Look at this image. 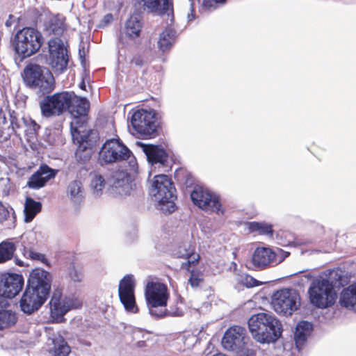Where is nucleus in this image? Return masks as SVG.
I'll return each instance as SVG.
<instances>
[{
	"mask_svg": "<svg viewBox=\"0 0 356 356\" xmlns=\"http://www.w3.org/2000/svg\"><path fill=\"white\" fill-rule=\"evenodd\" d=\"M251 262L255 270H262L277 265V255L270 248L258 247L252 255Z\"/></svg>",
	"mask_w": 356,
	"mask_h": 356,
	"instance_id": "nucleus-20",
	"label": "nucleus"
},
{
	"mask_svg": "<svg viewBox=\"0 0 356 356\" xmlns=\"http://www.w3.org/2000/svg\"><path fill=\"white\" fill-rule=\"evenodd\" d=\"M90 185L93 188L94 193L98 195L104 188L105 179H92Z\"/></svg>",
	"mask_w": 356,
	"mask_h": 356,
	"instance_id": "nucleus-42",
	"label": "nucleus"
},
{
	"mask_svg": "<svg viewBox=\"0 0 356 356\" xmlns=\"http://www.w3.org/2000/svg\"><path fill=\"white\" fill-rule=\"evenodd\" d=\"M136 282L132 275H126L119 282L118 296L124 310L131 314L139 313L135 295Z\"/></svg>",
	"mask_w": 356,
	"mask_h": 356,
	"instance_id": "nucleus-14",
	"label": "nucleus"
},
{
	"mask_svg": "<svg viewBox=\"0 0 356 356\" xmlns=\"http://www.w3.org/2000/svg\"><path fill=\"white\" fill-rule=\"evenodd\" d=\"M17 264L19 265V266H23V264L21 261L17 262Z\"/></svg>",
	"mask_w": 356,
	"mask_h": 356,
	"instance_id": "nucleus-56",
	"label": "nucleus"
},
{
	"mask_svg": "<svg viewBox=\"0 0 356 356\" xmlns=\"http://www.w3.org/2000/svg\"><path fill=\"white\" fill-rule=\"evenodd\" d=\"M24 85L41 97L51 93L55 88V79L47 68L35 63H29L22 72Z\"/></svg>",
	"mask_w": 356,
	"mask_h": 356,
	"instance_id": "nucleus-3",
	"label": "nucleus"
},
{
	"mask_svg": "<svg viewBox=\"0 0 356 356\" xmlns=\"http://www.w3.org/2000/svg\"><path fill=\"white\" fill-rule=\"evenodd\" d=\"M145 11L159 16L167 15L171 22L174 20L173 3L171 0H141Z\"/></svg>",
	"mask_w": 356,
	"mask_h": 356,
	"instance_id": "nucleus-23",
	"label": "nucleus"
},
{
	"mask_svg": "<svg viewBox=\"0 0 356 356\" xmlns=\"http://www.w3.org/2000/svg\"><path fill=\"white\" fill-rule=\"evenodd\" d=\"M170 293L166 284L160 282L149 281L145 289V298L149 312L152 316L163 318L168 315L166 308Z\"/></svg>",
	"mask_w": 356,
	"mask_h": 356,
	"instance_id": "nucleus-4",
	"label": "nucleus"
},
{
	"mask_svg": "<svg viewBox=\"0 0 356 356\" xmlns=\"http://www.w3.org/2000/svg\"><path fill=\"white\" fill-rule=\"evenodd\" d=\"M16 250V246L14 243L10 241H3L0 243V264L10 260Z\"/></svg>",
	"mask_w": 356,
	"mask_h": 356,
	"instance_id": "nucleus-35",
	"label": "nucleus"
},
{
	"mask_svg": "<svg viewBox=\"0 0 356 356\" xmlns=\"http://www.w3.org/2000/svg\"><path fill=\"white\" fill-rule=\"evenodd\" d=\"M248 228L250 232H257L260 235L273 236V230L272 225L266 222H250Z\"/></svg>",
	"mask_w": 356,
	"mask_h": 356,
	"instance_id": "nucleus-36",
	"label": "nucleus"
},
{
	"mask_svg": "<svg viewBox=\"0 0 356 356\" xmlns=\"http://www.w3.org/2000/svg\"><path fill=\"white\" fill-rule=\"evenodd\" d=\"M42 210V204L40 202L34 200L32 197H27L24 204V221L26 222H31L35 216Z\"/></svg>",
	"mask_w": 356,
	"mask_h": 356,
	"instance_id": "nucleus-31",
	"label": "nucleus"
},
{
	"mask_svg": "<svg viewBox=\"0 0 356 356\" xmlns=\"http://www.w3.org/2000/svg\"><path fill=\"white\" fill-rule=\"evenodd\" d=\"M95 178L101 179V178H102V177L101 175H99V176L96 177Z\"/></svg>",
	"mask_w": 356,
	"mask_h": 356,
	"instance_id": "nucleus-59",
	"label": "nucleus"
},
{
	"mask_svg": "<svg viewBox=\"0 0 356 356\" xmlns=\"http://www.w3.org/2000/svg\"><path fill=\"white\" fill-rule=\"evenodd\" d=\"M123 178H129V175H128L127 174L125 175V177H124Z\"/></svg>",
	"mask_w": 356,
	"mask_h": 356,
	"instance_id": "nucleus-58",
	"label": "nucleus"
},
{
	"mask_svg": "<svg viewBox=\"0 0 356 356\" xmlns=\"http://www.w3.org/2000/svg\"><path fill=\"white\" fill-rule=\"evenodd\" d=\"M72 102L70 104V107L67 108V111L73 117L71 129L86 124L90 107V103L86 98L79 97L74 92H72Z\"/></svg>",
	"mask_w": 356,
	"mask_h": 356,
	"instance_id": "nucleus-19",
	"label": "nucleus"
},
{
	"mask_svg": "<svg viewBox=\"0 0 356 356\" xmlns=\"http://www.w3.org/2000/svg\"><path fill=\"white\" fill-rule=\"evenodd\" d=\"M131 124L140 136L154 137L156 134L158 122L154 110L140 109L135 111Z\"/></svg>",
	"mask_w": 356,
	"mask_h": 356,
	"instance_id": "nucleus-12",
	"label": "nucleus"
},
{
	"mask_svg": "<svg viewBox=\"0 0 356 356\" xmlns=\"http://www.w3.org/2000/svg\"><path fill=\"white\" fill-rule=\"evenodd\" d=\"M181 314H182L181 312H177L175 313V314L177 315V316H180Z\"/></svg>",
	"mask_w": 356,
	"mask_h": 356,
	"instance_id": "nucleus-55",
	"label": "nucleus"
},
{
	"mask_svg": "<svg viewBox=\"0 0 356 356\" xmlns=\"http://www.w3.org/2000/svg\"><path fill=\"white\" fill-rule=\"evenodd\" d=\"M246 330L238 325L230 327L222 339L224 348L229 350L243 348L245 344Z\"/></svg>",
	"mask_w": 356,
	"mask_h": 356,
	"instance_id": "nucleus-21",
	"label": "nucleus"
},
{
	"mask_svg": "<svg viewBox=\"0 0 356 356\" xmlns=\"http://www.w3.org/2000/svg\"><path fill=\"white\" fill-rule=\"evenodd\" d=\"M21 240L23 246L22 254L26 258L47 264L48 260L45 254L36 251L35 245L37 244V241L35 237L22 236Z\"/></svg>",
	"mask_w": 356,
	"mask_h": 356,
	"instance_id": "nucleus-24",
	"label": "nucleus"
},
{
	"mask_svg": "<svg viewBox=\"0 0 356 356\" xmlns=\"http://www.w3.org/2000/svg\"><path fill=\"white\" fill-rule=\"evenodd\" d=\"M226 1L227 0H203L202 8L208 10H215L219 4H225Z\"/></svg>",
	"mask_w": 356,
	"mask_h": 356,
	"instance_id": "nucleus-41",
	"label": "nucleus"
},
{
	"mask_svg": "<svg viewBox=\"0 0 356 356\" xmlns=\"http://www.w3.org/2000/svg\"><path fill=\"white\" fill-rule=\"evenodd\" d=\"M191 198L196 207L207 212L223 213L224 209L220 197L202 186H196L191 193Z\"/></svg>",
	"mask_w": 356,
	"mask_h": 356,
	"instance_id": "nucleus-13",
	"label": "nucleus"
},
{
	"mask_svg": "<svg viewBox=\"0 0 356 356\" xmlns=\"http://www.w3.org/2000/svg\"><path fill=\"white\" fill-rule=\"evenodd\" d=\"M67 192L75 206L79 207L84 201L83 189L80 180L74 179L71 181Z\"/></svg>",
	"mask_w": 356,
	"mask_h": 356,
	"instance_id": "nucleus-29",
	"label": "nucleus"
},
{
	"mask_svg": "<svg viewBox=\"0 0 356 356\" xmlns=\"http://www.w3.org/2000/svg\"><path fill=\"white\" fill-rule=\"evenodd\" d=\"M284 252V255L282 259H280L277 261V264L282 262L286 257H288L289 255V252Z\"/></svg>",
	"mask_w": 356,
	"mask_h": 356,
	"instance_id": "nucleus-51",
	"label": "nucleus"
},
{
	"mask_svg": "<svg viewBox=\"0 0 356 356\" xmlns=\"http://www.w3.org/2000/svg\"><path fill=\"white\" fill-rule=\"evenodd\" d=\"M49 179H30L27 185L29 188L39 189L45 186Z\"/></svg>",
	"mask_w": 356,
	"mask_h": 356,
	"instance_id": "nucleus-43",
	"label": "nucleus"
},
{
	"mask_svg": "<svg viewBox=\"0 0 356 356\" xmlns=\"http://www.w3.org/2000/svg\"><path fill=\"white\" fill-rule=\"evenodd\" d=\"M312 330V324L307 321H301L297 325L295 332V342L298 349H300L305 344Z\"/></svg>",
	"mask_w": 356,
	"mask_h": 356,
	"instance_id": "nucleus-26",
	"label": "nucleus"
},
{
	"mask_svg": "<svg viewBox=\"0 0 356 356\" xmlns=\"http://www.w3.org/2000/svg\"><path fill=\"white\" fill-rule=\"evenodd\" d=\"M76 261L75 253L72 254V261L66 272V277L74 282H80L82 281L83 274L82 267L78 268L75 265Z\"/></svg>",
	"mask_w": 356,
	"mask_h": 356,
	"instance_id": "nucleus-34",
	"label": "nucleus"
},
{
	"mask_svg": "<svg viewBox=\"0 0 356 356\" xmlns=\"http://www.w3.org/2000/svg\"><path fill=\"white\" fill-rule=\"evenodd\" d=\"M51 285V275L49 272L40 268L33 270L19 302L22 311L28 314L38 311L49 298Z\"/></svg>",
	"mask_w": 356,
	"mask_h": 356,
	"instance_id": "nucleus-1",
	"label": "nucleus"
},
{
	"mask_svg": "<svg viewBox=\"0 0 356 356\" xmlns=\"http://www.w3.org/2000/svg\"><path fill=\"white\" fill-rule=\"evenodd\" d=\"M17 321L16 313L11 310L0 309V330L11 327Z\"/></svg>",
	"mask_w": 356,
	"mask_h": 356,
	"instance_id": "nucleus-33",
	"label": "nucleus"
},
{
	"mask_svg": "<svg viewBox=\"0 0 356 356\" xmlns=\"http://www.w3.org/2000/svg\"><path fill=\"white\" fill-rule=\"evenodd\" d=\"M50 316L56 323H63L65 315L71 309L81 307L82 302L76 298L63 297V290L55 289L49 301Z\"/></svg>",
	"mask_w": 356,
	"mask_h": 356,
	"instance_id": "nucleus-10",
	"label": "nucleus"
},
{
	"mask_svg": "<svg viewBox=\"0 0 356 356\" xmlns=\"http://www.w3.org/2000/svg\"><path fill=\"white\" fill-rule=\"evenodd\" d=\"M24 278L17 273H3L0 276V293L7 298L15 297L22 289Z\"/></svg>",
	"mask_w": 356,
	"mask_h": 356,
	"instance_id": "nucleus-18",
	"label": "nucleus"
},
{
	"mask_svg": "<svg viewBox=\"0 0 356 356\" xmlns=\"http://www.w3.org/2000/svg\"><path fill=\"white\" fill-rule=\"evenodd\" d=\"M248 323L252 337L261 343L275 342L282 334L280 322L274 316L266 313L252 315Z\"/></svg>",
	"mask_w": 356,
	"mask_h": 356,
	"instance_id": "nucleus-2",
	"label": "nucleus"
},
{
	"mask_svg": "<svg viewBox=\"0 0 356 356\" xmlns=\"http://www.w3.org/2000/svg\"><path fill=\"white\" fill-rule=\"evenodd\" d=\"M71 134L74 143L76 144L78 149L81 151L92 149L99 140L97 131L87 129L86 124L72 127Z\"/></svg>",
	"mask_w": 356,
	"mask_h": 356,
	"instance_id": "nucleus-17",
	"label": "nucleus"
},
{
	"mask_svg": "<svg viewBox=\"0 0 356 356\" xmlns=\"http://www.w3.org/2000/svg\"><path fill=\"white\" fill-rule=\"evenodd\" d=\"M54 356H68L71 352L70 347L63 341L61 343L56 345L52 350Z\"/></svg>",
	"mask_w": 356,
	"mask_h": 356,
	"instance_id": "nucleus-40",
	"label": "nucleus"
},
{
	"mask_svg": "<svg viewBox=\"0 0 356 356\" xmlns=\"http://www.w3.org/2000/svg\"><path fill=\"white\" fill-rule=\"evenodd\" d=\"M142 29V22L138 15H131L125 23L124 33L131 40L138 38Z\"/></svg>",
	"mask_w": 356,
	"mask_h": 356,
	"instance_id": "nucleus-27",
	"label": "nucleus"
},
{
	"mask_svg": "<svg viewBox=\"0 0 356 356\" xmlns=\"http://www.w3.org/2000/svg\"><path fill=\"white\" fill-rule=\"evenodd\" d=\"M134 180L135 179H126V181H127V184H131V182ZM124 181H125V179H116V181H115L114 185H115V186L120 185L121 184V182L124 183Z\"/></svg>",
	"mask_w": 356,
	"mask_h": 356,
	"instance_id": "nucleus-49",
	"label": "nucleus"
},
{
	"mask_svg": "<svg viewBox=\"0 0 356 356\" xmlns=\"http://www.w3.org/2000/svg\"><path fill=\"white\" fill-rule=\"evenodd\" d=\"M138 145L143 147L147 160L150 165L148 178L154 173L152 178H171L166 175L171 169L169 162V155L166 151L159 145H145L138 142Z\"/></svg>",
	"mask_w": 356,
	"mask_h": 356,
	"instance_id": "nucleus-7",
	"label": "nucleus"
},
{
	"mask_svg": "<svg viewBox=\"0 0 356 356\" xmlns=\"http://www.w3.org/2000/svg\"><path fill=\"white\" fill-rule=\"evenodd\" d=\"M58 172V170L51 168L48 165L42 163L29 178H55Z\"/></svg>",
	"mask_w": 356,
	"mask_h": 356,
	"instance_id": "nucleus-37",
	"label": "nucleus"
},
{
	"mask_svg": "<svg viewBox=\"0 0 356 356\" xmlns=\"http://www.w3.org/2000/svg\"><path fill=\"white\" fill-rule=\"evenodd\" d=\"M149 194L155 198L161 210L170 213L175 211L176 188L172 179L153 180Z\"/></svg>",
	"mask_w": 356,
	"mask_h": 356,
	"instance_id": "nucleus-8",
	"label": "nucleus"
},
{
	"mask_svg": "<svg viewBox=\"0 0 356 356\" xmlns=\"http://www.w3.org/2000/svg\"><path fill=\"white\" fill-rule=\"evenodd\" d=\"M6 26H10V24H9L8 21H7V22H6Z\"/></svg>",
	"mask_w": 356,
	"mask_h": 356,
	"instance_id": "nucleus-57",
	"label": "nucleus"
},
{
	"mask_svg": "<svg viewBox=\"0 0 356 356\" xmlns=\"http://www.w3.org/2000/svg\"><path fill=\"white\" fill-rule=\"evenodd\" d=\"M271 305L277 314L291 315L300 306V296L295 289H282L272 296Z\"/></svg>",
	"mask_w": 356,
	"mask_h": 356,
	"instance_id": "nucleus-11",
	"label": "nucleus"
},
{
	"mask_svg": "<svg viewBox=\"0 0 356 356\" xmlns=\"http://www.w3.org/2000/svg\"><path fill=\"white\" fill-rule=\"evenodd\" d=\"M112 20H113V15H112V14H107V15H106L104 17L102 22H103L105 24H109Z\"/></svg>",
	"mask_w": 356,
	"mask_h": 356,
	"instance_id": "nucleus-48",
	"label": "nucleus"
},
{
	"mask_svg": "<svg viewBox=\"0 0 356 356\" xmlns=\"http://www.w3.org/2000/svg\"><path fill=\"white\" fill-rule=\"evenodd\" d=\"M195 19V11L193 8V3L191 2V13L188 14V20L191 22Z\"/></svg>",
	"mask_w": 356,
	"mask_h": 356,
	"instance_id": "nucleus-47",
	"label": "nucleus"
},
{
	"mask_svg": "<svg viewBox=\"0 0 356 356\" xmlns=\"http://www.w3.org/2000/svg\"><path fill=\"white\" fill-rule=\"evenodd\" d=\"M174 178H192V175L185 168H179L175 170Z\"/></svg>",
	"mask_w": 356,
	"mask_h": 356,
	"instance_id": "nucleus-44",
	"label": "nucleus"
},
{
	"mask_svg": "<svg viewBox=\"0 0 356 356\" xmlns=\"http://www.w3.org/2000/svg\"><path fill=\"white\" fill-rule=\"evenodd\" d=\"M42 43L43 37L40 31L32 27H25L15 35L13 47L22 60L38 52Z\"/></svg>",
	"mask_w": 356,
	"mask_h": 356,
	"instance_id": "nucleus-5",
	"label": "nucleus"
},
{
	"mask_svg": "<svg viewBox=\"0 0 356 356\" xmlns=\"http://www.w3.org/2000/svg\"><path fill=\"white\" fill-rule=\"evenodd\" d=\"M213 356H227V355L221 354V353H218V354L213 355Z\"/></svg>",
	"mask_w": 356,
	"mask_h": 356,
	"instance_id": "nucleus-54",
	"label": "nucleus"
},
{
	"mask_svg": "<svg viewBox=\"0 0 356 356\" xmlns=\"http://www.w3.org/2000/svg\"><path fill=\"white\" fill-rule=\"evenodd\" d=\"M23 124L24 127L26 128L24 132L29 138L35 137L38 130L40 129V126L29 117L23 119Z\"/></svg>",
	"mask_w": 356,
	"mask_h": 356,
	"instance_id": "nucleus-38",
	"label": "nucleus"
},
{
	"mask_svg": "<svg viewBox=\"0 0 356 356\" xmlns=\"http://www.w3.org/2000/svg\"><path fill=\"white\" fill-rule=\"evenodd\" d=\"M308 296L310 303L318 309L332 307L337 298L333 282L321 277L312 281L308 289Z\"/></svg>",
	"mask_w": 356,
	"mask_h": 356,
	"instance_id": "nucleus-6",
	"label": "nucleus"
},
{
	"mask_svg": "<svg viewBox=\"0 0 356 356\" xmlns=\"http://www.w3.org/2000/svg\"><path fill=\"white\" fill-rule=\"evenodd\" d=\"M131 152L119 140H108L99 152V159L106 163H114L128 159Z\"/></svg>",
	"mask_w": 356,
	"mask_h": 356,
	"instance_id": "nucleus-15",
	"label": "nucleus"
},
{
	"mask_svg": "<svg viewBox=\"0 0 356 356\" xmlns=\"http://www.w3.org/2000/svg\"><path fill=\"white\" fill-rule=\"evenodd\" d=\"M177 258L185 259L186 261L181 265V268L190 270V268L196 266L200 260V255L195 252V247L190 243H181L174 252Z\"/></svg>",
	"mask_w": 356,
	"mask_h": 356,
	"instance_id": "nucleus-22",
	"label": "nucleus"
},
{
	"mask_svg": "<svg viewBox=\"0 0 356 356\" xmlns=\"http://www.w3.org/2000/svg\"><path fill=\"white\" fill-rule=\"evenodd\" d=\"M131 63L136 67H142L145 64V60L142 55L136 54L134 56L131 60Z\"/></svg>",
	"mask_w": 356,
	"mask_h": 356,
	"instance_id": "nucleus-46",
	"label": "nucleus"
},
{
	"mask_svg": "<svg viewBox=\"0 0 356 356\" xmlns=\"http://www.w3.org/2000/svg\"><path fill=\"white\" fill-rule=\"evenodd\" d=\"M49 64L54 70L63 72L67 67L69 56L67 49L60 38H52L48 42Z\"/></svg>",
	"mask_w": 356,
	"mask_h": 356,
	"instance_id": "nucleus-16",
	"label": "nucleus"
},
{
	"mask_svg": "<svg viewBox=\"0 0 356 356\" xmlns=\"http://www.w3.org/2000/svg\"><path fill=\"white\" fill-rule=\"evenodd\" d=\"M190 273L188 278V284L193 288H197L204 282V275L202 271L197 269L190 268V270H187Z\"/></svg>",
	"mask_w": 356,
	"mask_h": 356,
	"instance_id": "nucleus-39",
	"label": "nucleus"
},
{
	"mask_svg": "<svg viewBox=\"0 0 356 356\" xmlns=\"http://www.w3.org/2000/svg\"><path fill=\"white\" fill-rule=\"evenodd\" d=\"M3 124L6 123V118L5 115H3Z\"/></svg>",
	"mask_w": 356,
	"mask_h": 356,
	"instance_id": "nucleus-52",
	"label": "nucleus"
},
{
	"mask_svg": "<svg viewBox=\"0 0 356 356\" xmlns=\"http://www.w3.org/2000/svg\"><path fill=\"white\" fill-rule=\"evenodd\" d=\"M10 212L2 202H0V222L6 220L9 217Z\"/></svg>",
	"mask_w": 356,
	"mask_h": 356,
	"instance_id": "nucleus-45",
	"label": "nucleus"
},
{
	"mask_svg": "<svg viewBox=\"0 0 356 356\" xmlns=\"http://www.w3.org/2000/svg\"><path fill=\"white\" fill-rule=\"evenodd\" d=\"M40 102V108L42 116L50 118L59 116L67 111L72 102V94L71 92L62 91L54 95H43Z\"/></svg>",
	"mask_w": 356,
	"mask_h": 356,
	"instance_id": "nucleus-9",
	"label": "nucleus"
},
{
	"mask_svg": "<svg viewBox=\"0 0 356 356\" xmlns=\"http://www.w3.org/2000/svg\"><path fill=\"white\" fill-rule=\"evenodd\" d=\"M129 164H130V165L132 167L133 170H134V167H135L136 165H137V163H136V160H135V159H134V160L131 159V160L129 161Z\"/></svg>",
	"mask_w": 356,
	"mask_h": 356,
	"instance_id": "nucleus-50",
	"label": "nucleus"
},
{
	"mask_svg": "<svg viewBox=\"0 0 356 356\" xmlns=\"http://www.w3.org/2000/svg\"><path fill=\"white\" fill-rule=\"evenodd\" d=\"M65 30V18L60 15L52 17L48 22L47 31L49 33L60 35Z\"/></svg>",
	"mask_w": 356,
	"mask_h": 356,
	"instance_id": "nucleus-32",
	"label": "nucleus"
},
{
	"mask_svg": "<svg viewBox=\"0 0 356 356\" xmlns=\"http://www.w3.org/2000/svg\"><path fill=\"white\" fill-rule=\"evenodd\" d=\"M80 87H81V88H82V89H83V88L86 87L84 82H83V83L80 85Z\"/></svg>",
	"mask_w": 356,
	"mask_h": 356,
	"instance_id": "nucleus-53",
	"label": "nucleus"
},
{
	"mask_svg": "<svg viewBox=\"0 0 356 356\" xmlns=\"http://www.w3.org/2000/svg\"><path fill=\"white\" fill-rule=\"evenodd\" d=\"M191 1H193V0H190Z\"/></svg>",
	"mask_w": 356,
	"mask_h": 356,
	"instance_id": "nucleus-60",
	"label": "nucleus"
},
{
	"mask_svg": "<svg viewBox=\"0 0 356 356\" xmlns=\"http://www.w3.org/2000/svg\"><path fill=\"white\" fill-rule=\"evenodd\" d=\"M339 302L347 309H356V282L343 289Z\"/></svg>",
	"mask_w": 356,
	"mask_h": 356,
	"instance_id": "nucleus-28",
	"label": "nucleus"
},
{
	"mask_svg": "<svg viewBox=\"0 0 356 356\" xmlns=\"http://www.w3.org/2000/svg\"><path fill=\"white\" fill-rule=\"evenodd\" d=\"M177 32L170 26L160 34L159 40L158 41V47L163 52L169 49L176 41Z\"/></svg>",
	"mask_w": 356,
	"mask_h": 356,
	"instance_id": "nucleus-30",
	"label": "nucleus"
},
{
	"mask_svg": "<svg viewBox=\"0 0 356 356\" xmlns=\"http://www.w3.org/2000/svg\"><path fill=\"white\" fill-rule=\"evenodd\" d=\"M9 120L10 126L6 129L2 131L0 136L6 140L9 138L13 134H17V131L23 128V119H26L27 117L19 118L18 113L13 110H9Z\"/></svg>",
	"mask_w": 356,
	"mask_h": 356,
	"instance_id": "nucleus-25",
	"label": "nucleus"
}]
</instances>
